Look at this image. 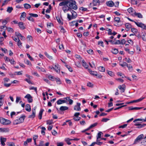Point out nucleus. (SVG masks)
<instances>
[{
	"label": "nucleus",
	"mask_w": 146,
	"mask_h": 146,
	"mask_svg": "<svg viewBox=\"0 0 146 146\" xmlns=\"http://www.w3.org/2000/svg\"><path fill=\"white\" fill-rule=\"evenodd\" d=\"M67 2H65L64 1H62L61 3H59V6H63L62 7V9L63 10L64 13H66L68 11H71L72 9L69 8L68 6V5Z\"/></svg>",
	"instance_id": "obj_1"
},
{
	"label": "nucleus",
	"mask_w": 146,
	"mask_h": 146,
	"mask_svg": "<svg viewBox=\"0 0 146 146\" xmlns=\"http://www.w3.org/2000/svg\"><path fill=\"white\" fill-rule=\"evenodd\" d=\"M65 2H68V6L69 5V8L70 7L71 9H73L74 10H76L78 8L77 6L76 5V1H71L70 0H67Z\"/></svg>",
	"instance_id": "obj_2"
},
{
	"label": "nucleus",
	"mask_w": 146,
	"mask_h": 146,
	"mask_svg": "<svg viewBox=\"0 0 146 146\" xmlns=\"http://www.w3.org/2000/svg\"><path fill=\"white\" fill-rule=\"evenodd\" d=\"M72 13L71 16L69 14H67V17L69 21L71 20L72 19H74L76 18L77 16V14L76 12L74 10L72 9L71 11H70Z\"/></svg>",
	"instance_id": "obj_3"
},
{
	"label": "nucleus",
	"mask_w": 146,
	"mask_h": 146,
	"mask_svg": "<svg viewBox=\"0 0 146 146\" xmlns=\"http://www.w3.org/2000/svg\"><path fill=\"white\" fill-rule=\"evenodd\" d=\"M143 134H141L137 136V138L134 140V142L133 144L136 145L138 142H139L141 140L143 139Z\"/></svg>",
	"instance_id": "obj_4"
},
{
	"label": "nucleus",
	"mask_w": 146,
	"mask_h": 146,
	"mask_svg": "<svg viewBox=\"0 0 146 146\" xmlns=\"http://www.w3.org/2000/svg\"><path fill=\"white\" fill-rule=\"evenodd\" d=\"M49 68H50L51 69H54V70L56 71L57 73H59L60 71V67L59 66L58 64H56L55 65H54V67H53L52 66H49Z\"/></svg>",
	"instance_id": "obj_5"
},
{
	"label": "nucleus",
	"mask_w": 146,
	"mask_h": 146,
	"mask_svg": "<svg viewBox=\"0 0 146 146\" xmlns=\"http://www.w3.org/2000/svg\"><path fill=\"white\" fill-rule=\"evenodd\" d=\"M134 23L138 27L146 30V25L144 23H141L137 22H134Z\"/></svg>",
	"instance_id": "obj_6"
},
{
	"label": "nucleus",
	"mask_w": 146,
	"mask_h": 146,
	"mask_svg": "<svg viewBox=\"0 0 146 146\" xmlns=\"http://www.w3.org/2000/svg\"><path fill=\"white\" fill-rule=\"evenodd\" d=\"M24 120V117L23 116H22L19 119L16 120L14 122V124H18L23 121Z\"/></svg>",
	"instance_id": "obj_7"
},
{
	"label": "nucleus",
	"mask_w": 146,
	"mask_h": 146,
	"mask_svg": "<svg viewBox=\"0 0 146 146\" xmlns=\"http://www.w3.org/2000/svg\"><path fill=\"white\" fill-rule=\"evenodd\" d=\"M118 88L121 91V93H123L124 92L126 89V86L125 84H123L122 85H119Z\"/></svg>",
	"instance_id": "obj_8"
},
{
	"label": "nucleus",
	"mask_w": 146,
	"mask_h": 146,
	"mask_svg": "<svg viewBox=\"0 0 146 146\" xmlns=\"http://www.w3.org/2000/svg\"><path fill=\"white\" fill-rule=\"evenodd\" d=\"M25 98L27 99L28 101L29 102H32L33 100L32 99V97L30 94H28L25 96Z\"/></svg>",
	"instance_id": "obj_9"
},
{
	"label": "nucleus",
	"mask_w": 146,
	"mask_h": 146,
	"mask_svg": "<svg viewBox=\"0 0 146 146\" xmlns=\"http://www.w3.org/2000/svg\"><path fill=\"white\" fill-rule=\"evenodd\" d=\"M32 113L31 115L29 116L28 117L30 118H33L35 116L36 111L35 108H33L32 109Z\"/></svg>",
	"instance_id": "obj_10"
},
{
	"label": "nucleus",
	"mask_w": 146,
	"mask_h": 146,
	"mask_svg": "<svg viewBox=\"0 0 146 146\" xmlns=\"http://www.w3.org/2000/svg\"><path fill=\"white\" fill-rule=\"evenodd\" d=\"M81 104L79 103H77V105L74 106V110L76 111H80L81 110V108L80 106Z\"/></svg>",
	"instance_id": "obj_11"
},
{
	"label": "nucleus",
	"mask_w": 146,
	"mask_h": 146,
	"mask_svg": "<svg viewBox=\"0 0 146 146\" xmlns=\"http://www.w3.org/2000/svg\"><path fill=\"white\" fill-rule=\"evenodd\" d=\"M106 4L107 6L110 7H112L114 5V3L113 2L111 1H107L106 2Z\"/></svg>",
	"instance_id": "obj_12"
},
{
	"label": "nucleus",
	"mask_w": 146,
	"mask_h": 146,
	"mask_svg": "<svg viewBox=\"0 0 146 146\" xmlns=\"http://www.w3.org/2000/svg\"><path fill=\"white\" fill-rule=\"evenodd\" d=\"M0 142L1 144L3 146H4L5 145V143L6 141V138L5 137H0Z\"/></svg>",
	"instance_id": "obj_13"
},
{
	"label": "nucleus",
	"mask_w": 146,
	"mask_h": 146,
	"mask_svg": "<svg viewBox=\"0 0 146 146\" xmlns=\"http://www.w3.org/2000/svg\"><path fill=\"white\" fill-rule=\"evenodd\" d=\"M92 4L93 6H99L100 4V1L99 0H93Z\"/></svg>",
	"instance_id": "obj_14"
},
{
	"label": "nucleus",
	"mask_w": 146,
	"mask_h": 146,
	"mask_svg": "<svg viewBox=\"0 0 146 146\" xmlns=\"http://www.w3.org/2000/svg\"><path fill=\"white\" fill-rule=\"evenodd\" d=\"M133 16H137L139 18H142L143 16L142 14L140 13H137L134 12V14L132 15Z\"/></svg>",
	"instance_id": "obj_15"
},
{
	"label": "nucleus",
	"mask_w": 146,
	"mask_h": 146,
	"mask_svg": "<svg viewBox=\"0 0 146 146\" xmlns=\"http://www.w3.org/2000/svg\"><path fill=\"white\" fill-rule=\"evenodd\" d=\"M127 10L128 12H129V13L132 16L134 14V12H135V11L132 8H129L127 9Z\"/></svg>",
	"instance_id": "obj_16"
},
{
	"label": "nucleus",
	"mask_w": 146,
	"mask_h": 146,
	"mask_svg": "<svg viewBox=\"0 0 146 146\" xmlns=\"http://www.w3.org/2000/svg\"><path fill=\"white\" fill-rule=\"evenodd\" d=\"M16 35L18 36V38L19 37H21V40H24L25 39V37H24L21 33H15Z\"/></svg>",
	"instance_id": "obj_17"
},
{
	"label": "nucleus",
	"mask_w": 146,
	"mask_h": 146,
	"mask_svg": "<svg viewBox=\"0 0 146 146\" xmlns=\"http://www.w3.org/2000/svg\"><path fill=\"white\" fill-rule=\"evenodd\" d=\"M60 18V17H59L58 15L56 17V19L58 23L60 25H62L63 24V23L61 21Z\"/></svg>",
	"instance_id": "obj_18"
},
{
	"label": "nucleus",
	"mask_w": 146,
	"mask_h": 146,
	"mask_svg": "<svg viewBox=\"0 0 146 146\" xmlns=\"http://www.w3.org/2000/svg\"><path fill=\"white\" fill-rule=\"evenodd\" d=\"M135 125L136 126H138L137 128H141L143 127L144 126H145V124H143L141 123H135Z\"/></svg>",
	"instance_id": "obj_19"
},
{
	"label": "nucleus",
	"mask_w": 146,
	"mask_h": 146,
	"mask_svg": "<svg viewBox=\"0 0 146 146\" xmlns=\"http://www.w3.org/2000/svg\"><path fill=\"white\" fill-rule=\"evenodd\" d=\"M142 107H129V110H139L140 109H142Z\"/></svg>",
	"instance_id": "obj_20"
},
{
	"label": "nucleus",
	"mask_w": 146,
	"mask_h": 146,
	"mask_svg": "<svg viewBox=\"0 0 146 146\" xmlns=\"http://www.w3.org/2000/svg\"><path fill=\"white\" fill-rule=\"evenodd\" d=\"M82 66L86 69H87L88 67V65L86 64V63L83 60H82Z\"/></svg>",
	"instance_id": "obj_21"
},
{
	"label": "nucleus",
	"mask_w": 146,
	"mask_h": 146,
	"mask_svg": "<svg viewBox=\"0 0 146 146\" xmlns=\"http://www.w3.org/2000/svg\"><path fill=\"white\" fill-rule=\"evenodd\" d=\"M88 71L91 74L94 76H97V72H96L92 71L90 69H88Z\"/></svg>",
	"instance_id": "obj_22"
},
{
	"label": "nucleus",
	"mask_w": 146,
	"mask_h": 146,
	"mask_svg": "<svg viewBox=\"0 0 146 146\" xmlns=\"http://www.w3.org/2000/svg\"><path fill=\"white\" fill-rule=\"evenodd\" d=\"M39 128H40V129H41V133L42 135H45V130H46V128L45 127H40L39 126Z\"/></svg>",
	"instance_id": "obj_23"
},
{
	"label": "nucleus",
	"mask_w": 146,
	"mask_h": 146,
	"mask_svg": "<svg viewBox=\"0 0 146 146\" xmlns=\"http://www.w3.org/2000/svg\"><path fill=\"white\" fill-rule=\"evenodd\" d=\"M25 109L26 111L30 112L31 111V108L30 105L27 104L25 106Z\"/></svg>",
	"instance_id": "obj_24"
},
{
	"label": "nucleus",
	"mask_w": 146,
	"mask_h": 146,
	"mask_svg": "<svg viewBox=\"0 0 146 146\" xmlns=\"http://www.w3.org/2000/svg\"><path fill=\"white\" fill-rule=\"evenodd\" d=\"M19 26L21 29H23L25 28V27L23 25V23L22 22H19Z\"/></svg>",
	"instance_id": "obj_25"
},
{
	"label": "nucleus",
	"mask_w": 146,
	"mask_h": 146,
	"mask_svg": "<svg viewBox=\"0 0 146 146\" xmlns=\"http://www.w3.org/2000/svg\"><path fill=\"white\" fill-rule=\"evenodd\" d=\"M125 26L126 28L127 29V31L129 30L131 28V25L129 23H126L125 25Z\"/></svg>",
	"instance_id": "obj_26"
},
{
	"label": "nucleus",
	"mask_w": 146,
	"mask_h": 146,
	"mask_svg": "<svg viewBox=\"0 0 146 146\" xmlns=\"http://www.w3.org/2000/svg\"><path fill=\"white\" fill-rule=\"evenodd\" d=\"M68 108L66 106H61L60 108V110L62 111H64L68 110Z\"/></svg>",
	"instance_id": "obj_27"
},
{
	"label": "nucleus",
	"mask_w": 146,
	"mask_h": 146,
	"mask_svg": "<svg viewBox=\"0 0 146 146\" xmlns=\"http://www.w3.org/2000/svg\"><path fill=\"white\" fill-rule=\"evenodd\" d=\"M49 79L52 81H54L56 78L51 75H48L47 76Z\"/></svg>",
	"instance_id": "obj_28"
},
{
	"label": "nucleus",
	"mask_w": 146,
	"mask_h": 146,
	"mask_svg": "<svg viewBox=\"0 0 146 146\" xmlns=\"http://www.w3.org/2000/svg\"><path fill=\"white\" fill-rule=\"evenodd\" d=\"M111 52L114 54H116L119 52L118 50L116 48L112 49L111 51Z\"/></svg>",
	"instance_id": "obj_29"
},
{
	"label": "nucleus",
	"mask_w": 146,
	"mask_h": 146,
	"mask_svg": "<svg viewBox=\"0 0 146 146\" xmlns=\"http://www.w3.org/2000/svg\"><path fill=\"white\" fill-rule=\"evenodd\" d=\"M5 119L2 117L0 118V123L3 125H5Z\"/></svg>",
	"instance_id": "obj_30"
},
{
	"label": "nucleus",
	"mask_w": 146,
	"mask_h": 146,
	"mask_svg": "<svg viewBox=\"0 0 146 146\" xmlns=\"http://www.w3.org/2000/svg\"><path fill=\"white\" fill-rule=\"evenodd\" d=\"M144 98H145V97L141 98L137 100H133V102H134V103L139 102H140L142 101Z\"/></svg>",
	"instance_id": "obj_31"
},
{
	"label": "nucleus",
	"mask_w": 146,
	"mask_h": 146,
	"mask_svg": "<svg viewBox=\"0 0 146 146\" xmlns=\"http://www.w3.org/2000/svg\"><path fill=\"white\" fill-rule=\"evenodd\" d=\"M24 7L26 9L31 8V6L28 3H25L24 4Z\"/></svg>",
	"instance_id": "obj_32"
},
{
	"label": "nucleus",
	"mask_w": 146,
	"mask_h": 146,
	"mask_svg": "<svg viewBox=\"0 0 146 146\" xmlns=\"http://www.w3.org/2000/svg\"><path fill=\"white\" fill-rule=\"evenodd\" d=\"M43 111V110H41L39 113L38 118L39 119H41L42 118V115Z\"/></svg>",
	"instance_id": "obj_33"
},
{
	"label": "nucleus",
	"mask_w": 146,
	"mask_h": 146,
	"mask_svg": "<svg viewBox=\"0 0 146 146\" xmlns=\"http://www.w3.org/2000/svg\"><path fill=\"white\" fill-rule=\"evenodd\" d=\"M102 134V133L101 132H100L99 133H98L97 135V141L99 140L98 139L101 138Z\"/></svg>",
	"instance_id": "obj_34"
},
{
	"label": "nucleus",
	"mask_w": 146,
	"mask_h": 146,
	"mask_svg": "<svg viewBox=\"0 0 146 146\" xmlns=\"http://www.w3.org/2000/svg\"><path fill=\"white\" fill-rule=\"evenodd\" d=\"M51 9H52V7L51 5H49V6H48V8H47V9H46V13H49L51 10Z\"/></svg>",
	"instance_id": "obj_35"
},
{
	"label": "nucleus",
	"mask_w": 146,
	"mask_h": 146,
	"mask_svg": "<svg viewBox=\"0 0 146 146\" xmlns=\"http://www.w3.org/2000/svg\"><path fill=\"white\" fill-rule=\"evenodd\" d=\"M114 21L117 22V23H120L121 21H120V19L118 17H115L114 18Z\"/></svg>",
	"instance_id": "obj_36"
},
{
	"label": "nucleus",
	"mask_w": 146,
	"mask_h": 146,
	"mask_svg": "<svg viewBox=\"0 0 146 146\" xmlns=\"http://www.w3.org/2000/svg\"><path fill=\"white\" fill-rule=\"evenodd\" d=\"M53 24L51 23H48L47 24V27L48 28H50L52 27H53Z\"/></svg>",
	"instance_id": "obj_37"
},
{
	"label": "nucleus",
	"mask_w": 146,
	"mask_h": 146,
	"mask_svg": "<svg viewBox=\"0 0 146 146\" xmlns=\"http://www.w3.org/2000/svg\"><path fill=\"white\" fill-rule=\"evenodd\" d=\"M143 121L146 122V117H145V119H135L133 121V122L135 123L137 121Z\"/></svg>",
	"instance_id": "obj_38"
},
{
	"label": "nucleus",
	"mask_w": 146,
	"mask_h": 146,
	"mask_svg": "<svg viewBox=\"0 0 146 146\" xmlns=\"http://www.w3.org/2000/svg\"><path fill=\"white\" fill-rule=\"evenodd\" d=\"M27 39L29 42H31L33 39V38L31 36L28 35L27 37Z\"/></svg>",
	"instance_id": "obj_39"
},
{
	"label": "nucleus",
	"mask_w": 146,
	"mask_h": 146,
	"mask_svg": "<svg viewBox=\"0 0 146 146\" xmlns=\"http://www.w3.org/2000/svg\"><path fill=\"white\" fill-rule=\"evenodd\" d=\"M46 144L44 143V142L43 141H40L39 143V145H37V146H45Z\"/></svg>",
	"instance_id": "obj_40"
},
{
	"label": "nucleus",
	"mask_w": 146,
	"mask_h": 146,
	"mask_svg": "<svg viewBox=\"0 0 146 146\" xmlns=\"http://www.w3.org/2000/svg\"><path fill=\"white\" fill-rule=\"evenodd\" d=\"M98 123L97 122H96L92 125H91L89 127L90 128V129H91L94 127H96Z\"/></svg>",
	"instance_id": "obj_41"
},
{
	"label": "nucleus",
	"mask_w": 146,
	"mask_h": 146,
	"mask_svg": "<svg viewBox=\"0 0 146 146\" xmlns=\"http://www.w3.org/2000/svg\"><path fill=\"white\" fill-rule=\"evenodd\" d=\"M99 70L100 71L104 72L105 71V68L104 67L101 66H100L98 68Z\"/></svg>",
	"instance_id": "obj_42"
},
{
	"label": "nucleus",
	"mask_w": 146,
	"mask_h": 146,
	"mask_svg": "<svg viewBox=\"0 0 146 146\" xmlns=\"http://www.w3.org/2000/svg\"><path fill=\"white\" fill-rule=\"evenodd\" d=\"M6 29L9 32L13 33V30L12 28L7 27L6 28Z\"/></svg>",
	"instance_id": "obj_43"
},
{
	"label": "nucleus",
	"mask_w": 146,
	"mask_h": 146,
	"mask_svg": "<svg viewBox=\"0 0 146 146\" xmlns=\"http://www.w3.org/2000/svg\"><path fill=\"white\" fill-rule=\"evenodd\" d=\"M65 66L66 67V68L68 69L69 71L70 72H72V68L71 67H70V66H69L68 65H67V64H66L65 65Z\"/></svg>",
	"instance_id": "obj_44"
},
{
	"label": "nucleus",
	"mask_w": 146,
	"mask_h": 146,
	"mask_svg": "<svg viewBox=\"0 0 146 146\" xmlns=\"http://www.w3.org/2000/svg\"><path fill=\"white\" fill-rule=\"evenodd\" d=\"M7 20L8 19H6L5 20H3L2 21V23L4 25H6L7 23Z\"/></svg>",
	"instance_id": "obj_45"
},
{
	"label": "nucleus",
	"mask_w": 146,
	"mask_h": 146,
	"mask_svg": "<svg viewBox=\"0 0 146 146\" xmlns=\"http://www.w3.org/2000/svg\"><path fill=\"white\" fill-rule=\"evenodd\" d=\"M29 15L31 17H38V15L37 14H33L32 13H29Z\"/></svg>",
	"instance_id": "obj_46"
},
{
	"label": "nucleus",
	"mask_w": 146,
	"mask_h": 146,
	"mask_svg": "<svg viewBox=\"0 0 146 146\" xmlns=\"http://www.w3.org/2000/svg\"><path fill=\"white\" fill-rule=\"evenodd\" d=\"M108 74L109 75L112 77H113L114 76L113 72L111 71H108Z\"/></svg>",
	"instance_id": "obj_47"
},
{
	"label": "nucleus",
	"mask_w": 146,
	"mask_h": 146,
	"mask_svg": "<svg viewBox=\"0 0 146 146\" xmlns=\"http://www.w3.org/2000/svg\"><path fill=\"white\" fill-rule=\"evenodd\" d=\"M13 10V8L11 7H8L7 11L9 13H11V11Z\"/></svg>",
	"instance_id": "obj_48"
},
{
	"label": "nucleus",
	"mask_w": 146,
	"mask_h": 146,
	"mask_svg": "<svg viewBox=\"0 0 146 146\" xmlns=\"http://www.w3.org/2000/svg\"><path fill=\"white\" fill-rule=\"evenodd\" d=\"M142 38L143 40L146 41V34L144 33L142 36Z\"/></svg>",
	"instance_id": "obj_49"
},
{
	"label": "nucleus",
	"mask_w": 146,
	"mask_h": 146,
	"mask_svg": "<svg viewBox=\"0 0 146 146\" xmlns=\"http://www.w3.org/2000/svg\"><path fill=\"white\" fill-rule=\"evenodd\" d=\"M55 80H56L57 83L58 84H60L61 83V82L60 81V80L59 78H56L55 79Z\"/></svg>",
	"instance_id": "obj_50"
},
{
	"label": "nucleus",
	"mask_w": 146,
	"mask_h": 146,
	"mask_svg": "<svg viewBox=\"0 0 146 146\" xmlns=\"http://www.w3.org/2000/svg\"><path fill=\"white\" fill-rule=\"evenodd\" d=\"M7 145L9 146H14L15 144L13 142H7Z\"/></svg>",
	"instance_id": "obj_51"
},
{
	"label": "nucleus",
	"mask_w": 146,
	"mask_h": 146,
	"mask_svg": "<svg viewBox=\"0 0 146 146\" xmlns=\"http://www.w3.org/2000/svg\"><path fill=\"white\" fill-rule=\"evenodd\" d=\"M17 45L20 48L22 46V43L20 40L19 39H18V40L17 41Z\"/></svg>",
	"instance_id": "obj_52"
},
{
	"label": "nucleus",
	"mask_w": 146,
	"mask_h": 146,
	"mask_svg": "<svg viewBox=\"0 0 146 146\" xmlns=\"http://www.w3.org/2000/svg\"><path fill=\"white\" fill-rule=\"evenodd\" d=\"M75 64L76 66L78 67L79 68H80L81 66V64H80L79 62H75Z\"/></svg>",
	"instance_id": "obj_53"
},
{
	"label": "nucleus",
	"mask_w": 146,
	"mask_h": 146,
	"mask_svg": "<svg viewBox=\"0 0 146 146\" xmlns=\"http://www.w3.org/2000/svg\"><path fill=\"white\" fill-rule=\"evenodd\" d=\"M25 63L26 64H27L29 66H31V64L30 62L28 60H26L25 61Z\"/></svg>",
	"instance_id": "obj_54"
},
{
	"label": "nucleus",
	"mask_w": 146,
	"mask_h": 146,
	"mask_svg": "<svg viewBox=\"0 0 146 146\" xmlns=\"http://www.w3.org/2000/svg\"><path fill=\"white\" fill-rule=\"evenodd\" d=\"M87 52L89 54H92L94 53L93 50L92 49H90L87 50Z\"/></svg>",
	"instance_id": "obj_55"
},
{
	"label": "nucleus",
	"mask_w": 146,
	"mask_h": 146,
	"mask_svg": "<svg viewBox=\"0 0 146 146\" xmlns=\"http://www.w3.org/2000/svg\"><path fill=\"white\" fill-rule=\"evenodd\" d=\"M26 13L25 12H23L22 13L21 16V19L22 18H24L26 17Z\"/></svg>",
	"instance_id": "obj_56"
},
{
	"label": "nucleus",
	"mask_w": 146,
	"mask_h": 146,
	"mask_svg": "<svg viewBox=\"0 0 146 146\" xmlns=\"http://www.w3.org/2000/svg\"><path fill=\"white\" fill-rule=\"evenodd\" d=\"M131 31L132 33H137V29L134 28H132L131 29Z\"/></svg>",
	"instance_id": "obj_57"
},
{
	"label": "nucleus",
	"mask_w": 146,
	"mask_h": 146,
	"mask_svg": "<svg viewBox=\"0 0 146 146\" xmlns=\"http://www.w3.org/2000/svg\"><path fill=\"white\" fill-rule=\"evenodd\" d=\"M21 98L19 97H17L16 98V102L18 103L21 100Z\"/></svg>",
	"instance_id": "obj_58"
},
{
	"label": "nucleus",
	"mask_w": 146,
	"mask_h": 146,
	"mask_svg": "<svg viewBox=\"0 0 146 146\" xmlns=\"http://www.w3.org/2000/svg\"><path fill=\"white\" fill-rule=\"evenodd\" d=\"M80 10L83 11H87V8H84L83 7H81L79 8Z\"/></svg>",
	"instance_id": "obj_59"
},
{
	"label": "nucleus",
	"mask_w": 146,
	"mask_h": 146,
	"mask_svg": "<svg viewBox=\"0 0 146 146\" xmlns=\"http://www.w3.org/2000/svg\"><path fill=\"white\" fill-rule=\"evenodd\" d=\"M27 19L30 21L33 22L34 21V19L33 18H32V17L31 16L27 17Z\"/></svg>",
	"instance_id": "obj_60"
},
{
	"label": "nucleus",
	"mask_w": 146,
	"mask_h": 146,
	"mask_svg": "<svg viewBox=\"0 0 146 146\" xmlns=\"http://www.w3.org/2000/svg\"><path fill=\"white\" fill-rule=\"evenodd\" d=\"M66 82V83L68 84H70L71 83V80L68 79H65Z\"/></svg>",
	"instance_id": "obj_61"
},
{
	"label": "nucleus",
	"mask_w": 146,
	"mask_h": 146,
	"mask_svg": "<svg viewBox=\"0 0 146 146\" xmlns=\"http://www.w3.org/2000/svg\"><path fill=\"white\" fill-rule=\"evenodd\" d=\"M5 125H9L11 123V122L9 120H7L5 119Z\"/></svg>",
	"instance_id": "obj_62"
},
{
	"label": "nucleus",
	"mask_w": 146,
	"mask_h": 146,
	"mask_svg": "<svg viewBox=\"0 0 146 146\" xmlns=\"http://www.w3.org/2000/svg\"><path fill=\"white\" fill-rule=\"evenodd\" d=\"M3 131L2 132H7L9 131V129L8 128H3Z\"/></svg>",
	"instance_id": "obj_63"
},
{
	"label": "nucleus",
	"mask_w": 146,
	"mask_h": 146,
	"mask_svg": "<svg viewBox=\"0 0 146 146\" xmlns=\"http://www.w3.org/2000/svg\"><path fill=\"white\" fill-rule=\"evenodd\" d=\"M126 41L124 39H122L121 41H120V43L121 44H123L126 42Z\"/></svg>",
	"instance_id": "obj_64"
}]
</instances>
